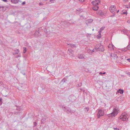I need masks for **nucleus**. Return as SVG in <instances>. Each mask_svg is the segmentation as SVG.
Here are the masks:
<instances>
[{
  "instance_id": "obj_1",
  "label": "nucleus",
  "mask_w": 130,
  "mask_h": 130,
  "mask_svg": "<svg viewBox=\"0 0 130 130\" xmlns=\"http://www.w3.org/2000/svg\"><path fill=\"white\" fill-rule=\"evenodd\" d=\"M95 49L96 50L103 51H104V48L103 46L100 44L98 43L96 44L95 47Z\"/></svg>"
},
{
  "instance_id": "obj_2",
  "label": "nucleus",
  "mask_w": 130,
  "mask_h": 130,
  "mask_svg": "<svg viewBox=\"0 0 130 130\" xmlns=\"http://www.w3.org/2000/svg\"><path fill=\"white\" fill-rule=\"evenodd\" d=\"M109 10L111 13L114 14V15H114L115 14V12L116 11V6L113 5L111 6L109 8Z\"/></svg>"
},
{
  "instance_id": "obj_3",
  "label": "nucleus",
  "mask_w": 130,
  "mask_h": 130,
  "mask_svg": "<svg viewBox=\"0 0 130 130\" xmlns=\"http://www.w3.org/2000/svg\"><path fill=\"white\" fill-rule=\"evenodd\" d=\"M104 115V111L103 110L100 109L99 110L98 113V118H100L101 117L103 116Z\"/></svg>"
},
{
  "instance_id": "obj_4",
  "label": "nucleus",
  "mask_w": 130,
  "mask_h": 130,
  "mask_svg": "<svg viewBox=\"0 0 130 130\" xmlns=\"http://www.w3.org/2000/svg\"><path fill=\"white\" fill-rule=\"evenodd\" d=\"M120 119L123 121H126L128 120V118L126 116V115L125 113H122L120 117Z\"/></svg>"
},
{
  "instance_id": "obj_5",
  "label": "nucleus",
  "mask_w": 130,
  "mask_h": 130,
  "mask_svg": "<svg viewBox=\"0 0 130 130\" xmlns=\"http://www.w3.org/2000/svg\"><path fill=\"white\" fill-rule=\"evenodd\" d=\"M62 107L63 110L67 113H69L71 112V109L69 107H66L63 106Z\"/></svg>"
},
{
  "instance_id": "obj_6",
  "label": "nucleus",
  "mask_w": 130,
  "mask_h": 130,
  "mask_svg": "<svg viewBox=\"0 0 130 130\" xmlns=\"http://www.w3.org/2000/svg\"><path fill=\"white\" fill-rule=\"evenodd\" d=\"M119 111V109L118 107H115L113 110V111L112 113H113V114L115 115V116L118 113V111Z\"/></svg>"
},
{
  "instance_id": "obj_7",
  "label": "nucleus",
  "mask_w": 130,
  "mask_h": 130,
  "mask_svg": "<svg viewBox=\"0 0 130 130\" xmlns=\"http://www.w3.org/2000/svg\"><path fill=\"white\" fill-rule=\"evenodd\" d=\"M92 3L93 5H99L100 3V0H95L94 1H93Z\"/></svg>"
},
{
  "instance_id": "obj_8",
  "label": "nucleus",
  "mask_w": 130,
  "mask_h": 130,
  "mask_svg": "<svg viewBox=\"0 0 130 130\" xmlns=\"http://www.w3.org/2000/svg\"><path fill=\"white\" fill-rule=\"evenodd\" d=\"M69 99L70 101H74L76 99V97L74 95H70L69 96Z\"/></svg>"
},
{
  "instance_id": "obj_9",
  "label": "nucleus",
  "mask_w": 130,
  "mask_h": 130,
  "mask_svg": "<svg viewBox=\"0 0 130 130\" xmlns=\"http://www.w3.org/2000/svg\"><path fill=\"white\" fill-rule=\"evenodd\" d=\"M84 56V55L83 54H79L78 55V58L79 59H85Z\"/></svg>"
},
{
  "instance_id": "obj_10",
  "label": "nucleus",
  "mask_w": 130,
  "mask_h": 130,
  "mask_svg": "<svg viewBox=\"0 0 130 130\" xmlns=\"http://www.w3.org/2000/svg\"><path fill=\"white\" fill-rule=\"evenodd\" d=\"M107 116L109 118H112L115 117V115H114L112 112L110 114H108Z\"/></svg>"
},
{
  "instance_id": "obj_11",
  "label": "nucleus",
  "mask_w": 130,
  "mask_h": 130,
  "mask_svg": "<svg viewBox=\"0 0 130 130\" xmlns=\"http://www.w3.org/2000/svg\"><path fill=\"white\" fill-rule=\"evenodd\" d=\"M11 2L13 3L16 4L19 2L21 3V1L19 0H11Z\"/></svg>"
},
{
  "instance_id": "obj_12",
  "label": "nucleus",
  "mask_w": 130,
  "mask_h": 130,
  "mask_svg": "<svg viewBox=\"0 0 130 130\" xmlns=\"http://www.w3.org/2000/svg\"><path fill=\"white\" fill-rule=\"evenodd\" d=\"M47 118L46 117H44L42 118L41 120V123L42 124L44 123Z\"/></svg>"
},
{
  "instance_id": "obj_13",
  "label": "nucleus",
  "mask_w": 130,
  "mask_h": 130,
  "mask_svg": "<svg viewBox=\"0 0 130 130\" xmlns=\"http://www.w3.org/2000/svg\"><path fill=\"white\" fill-rule=\"evenodd\" d=\"M97 14L100 16H102L104 14V13L101 10H99L97 12Z\"/></svg>"
},
{
  "instance_id": "obj_14",
  "label": "nucleus",
  "mask_w": 130,
  "mask_h": 130,
  "mask_svg": "<svg viewBox=\"0 0 130 130\" xmlns=\"http://www.w3.org/2000/svg\"><path fill=\"white\" fill-rule=\"evenodd\" d=\"M68 45H69L72 48H74L76 47V44H68Z\"/></svg>"
},
{
  "instance_id": "obj_15",
  "label": "nucleus",
  "mask_w": 130,
  "mask_h": 130,
  "mask_svg": "<svg viewBox=\"0 0 130 130\" xmlns=\"http://www.w3.org/2000/svg\"><path fill=\"white\" fill-rule=\"evenodd\" d=\"M111 56L112 58H113L114 59H116L118 57V56L117 55L114 54H111Z\"/></svg>"
},
{
  "instance_id": "obj_16",
  "label": "nucleus",
  "mask_w": 130,
  "mask_h": 130,
  "mask_svg": "<svg viewBox=\"0 0 130 130\" xmlns=\"http://www.w3.org/2000/svg\"><path fill=\"white\" fill-rule=\"evenodd\" d=\"M39 31H36L35 33V36L36 37H38L40 35L39 32Z\"/></svg>"
},
{
  "instance_id": "obj_17",
  "label": "nucleus",
  "mask_w": 130,
  "mask_h": 130,
  "mask_svg": "<svg viewBox=\"0 0 130 130\" xmlns=\"http://www.w3.org/2000/svg\"><path fill=\"white\" fill-rule=\"evenodd\" d=\"M94 6L93 7V9L95 11L97 10L99 8V7L96 5H94Z\"/></svg>"
},
{
  "instance_id": "obj_18",
  "label": "nucleus",
  "mask_w": 130,
  "mask_h": 130,
  "mask_svg": "<svg viewBox=\"0 0 130 130\" xmlns=\"http://www.w3.org/2000/svg\"><path fill=\"white\" fill-rule=\"evenodd\" d=\"M14 51L15 52V53H13V55H15L18 54L20 51L19 49H17L16 50H15Z\"/></svg>"
},
{
  "instance_id": "obj_19",
  "label": "nucleus",
  "mask_w": 130,
  "mask_h": 130,
  "mask_svg": "<svg viewBox=\"0 0 130 130\" xmlns=\"http://www.w3.org/2000/svg\"><path fill=\"white\" fill-rule=\"evenodd\" d=\"M68 53L69 54V55H70V54L69 53H71V54H72L73 53V51L71 49H69L68 51Z\"/></svg>"
},
{
  "instance_id": "obj_20",
  "label": "nucleus",
  "mask_w": 130,
  "mask_h": 130,
  "mask_svg": "<svg viewBox=\"0 0 130 130\" xmlns=\"http://www.w3.org/2000/svg\"><path fill=\"white\" fill-rule=\"evenodd\" d=\"M118 92L120 94H122L123 93V91L121 89H119Z\"/></svg>"
},
{
  "instance_id": "obj_21",
  "label": "nucleus",
  "mask_w": 130,
  "mask_h": 130,
  "mask_svg": "<svg viewBox=\"0 0 130 130\" xmlns=\"http://www.w3.org/2000/svg\"><path fill=\"white\" fill-rule=\"evenodd\" d=\"M23 53H25L26 51V48L25 47H23Z\"/></svg>"
},
{
  "instance_id": "obj_22",
  "label": "nucleus",
  "mask_w": 130,
  "mask_h": 130,
  "mask_svg": "<svg viewBox=\"0 0 130 130\" xmlns=\"http://www.w3.org/2000/svg\"><path fill=\"white\" fill-rule=\"evenodd\" d=\"M84 109L85 111L87 112L89 110V108L87 107H86Z\"/></svg>"
},
{
  "instance_id": "obj_23",
  "label": "nucleus",
  "mask_w": 130,
  "mask_h": 130,
  "mask_svg": "<svg viewBox=\"0 0 130 130\" xmlns=\"http://www.w3.org/2000/svg\"><path fill=\"white\" fill-rule=\"evenodd\" d=\"M127 50H130V43L127 46Z\"/></svg>"
},
{
  "instance_id": "obj_24",
  "label": "nucleus",
  "mask_w": 130,
  "mask_h": 130,
  "mask_svg": "<svg viewBox=\"0 0 130 130\" xmlns=\"http://www.w3.org/2000/svg\"><path fill=\"white\" fill-rule=\"evenodd\" d=\"M37 125V123L36 122H34V127L36 126Z\"/></svg>"
},
{
  "instance_id": "obj_25",
  "label": "nucleus",
  "mask_w": 130,
  "mask_h": 130,
  "mask_svg": "<svg viewBox=\"0 0 130 130\" xmlns=\"http://www.w3.org/2000/svg\"><path fill=\"white\" fill-rule=\"evenodd\" d=\"M123 11L122 13H121L122 14H127V11H126L124 12H123Z\"/></svg>"
},
{
  "instance_id": "obj_26",
  "label": "nucleus",
  "mask_w": 130,
  "mask_h": 130,
  "mask_svg": "<svg viewBox=\"0 0 130 130\" xmlns=\"http://www.w3.org/2000/svg\"><path fill=\"white\" fill-rule=\"evenodd\" d=\"M127 50V48H124L122 49V51L123 52H125Z\"/></svg>"
},
{
  "instance_id": "obj_27",
  "label": "nucleus",
  "mask_w": 130,
  "mask_h": 130,
  "mask_svg": "<svg viewBox=\"0 0 130 130\" xmlns=\"http://www.w3.org/2000/svg\"><path fill=\"white\" fill-rule=\"evenodd\" d=\"M125 7L127 8H130V6H128V5H126L125 6Z\"/></svg>"
},
{
  "instance_id": "obj_28",
  "label": "nucleus",
  "mask_w": 130,
  "mask_h": 130,
  "mask_svg": "<svg viewBox=\"0 0 130 130\" xmlns=\"http://www.w3.org/2000/svg\"><path fill=\"white\" fill-rule=\"evenodd\" d=\"M66 79L65 78H63L61 80V82L63 81L64 82H65L66 81Z\"/></svg>"
},
{
  "instance_id": "obj_29",
  "label": "nucleus",
  "mask_w": 130,
  "mask_h": 130,
  "mask_svg": "<svg viewBox=\"0 0 130 130\" xmlns=\"http://www.w3.org/2000/svg\"><path fill=\"white\" fill-rule=\"evenodd\" d=\"M101 35H98L97 36V37L98 38H100L101 37Z\"/></svg>"
},
{
  "instance_id": "obj_30",
  "label": "nucleus",
  "mask_w": 130,
  "mask_h": 130,
  "mask_svg": "<svg viewBox=\"0 0 130 130\" xmlns=\"http://www.w3.org/2000/svg\"><path fill=\"white\" fill-rule=\"evenodd\" d=\"M113 129L114 130H119V129L118 128H115V127H113Z\"/></svg>"
},
{
  "instance_id": "obj_31",
  "label": "nucleus",
  "mask_w": 130,
  "mask_h": 130,
  "mask_svg": "<svg viewBox=\"0 0 130 130\" xmlns=\"http://www.w3.org/2000/svg\"><path fill=\"white\" fill-rule=\"evenodd\" d=\"M82 85V83L80 82V83H79L78 84V86H81Z\"/></svg>"
},
{
  "instance_id": "obj_32",
  "label": "nucleus",
  "mask_w": 130,
  "mask_h": 130,
  "mask_svg": "<svg viewBox=\"0 0 130 130\" xmlns=\"http://www.w3.org/2000/svg\"><path fill=\"white\" fill-rule=\"evenodd\" d=\"M102 31V30H100L99 31V34L101 35V32Z\"/></svg>"
},
{
  "instance_id": "obj_33",
  "label": "nucleus",
  "mask_w": 130,
  "mask_h": 130,
  "mask_svg": "<svg viewBox=\"0 0 130 130\" xmlns=\"http://www.w3.org/2000/svg\"><path fill=\"white\" fill-rule=\"evenodd\" d=\"M39 5H40L42 6L43 5V4L42 2H40L39 3Z\"/></svg>"
},
{
  "instance_id": "obj_34",
  "label": "nucleus",
  "mask_w": 130,
  "mask_h": 130,
  "mask_svg": "<svg viewBox=\"0 0 130 130\" xmlns=\"http://www.w3.org/2000/svg\"><path fill=\"white\" fill-rule=\"evenodd\" d=\"M80 2L83 3L85 1V0H79Z\"/></svg>"
},
{
  "instance_id": "obj_35",
  "label": "nucleus",
  "mask_w": 130,
  "mask_h": 130,
  "mask_svg": "<svg viewBox=\"0 0 130 130\" xmlns=\"http://www.w3.org/2000/svg\"><path fill=\"white\" fill-rule=\"evenodd\" d=\"M104 28V27H102L100 28V30H102V31Z\"/></svg>"
},
{
  "instance_id": "obj_36",
  "label": "nucleus",
  "mask_w": 130,
  "mask_h": 130,
  "mask_svg": "<svg viewBox=\"0 0 130 130\" xmlns=\"http://www.w3.org/2000/svg\"><path fill=\"white\" fill-rule=\"evenodd\" d=\"M105 73H106L105 72H104L103 73H102V72H100L99 73V74H105Z\"/></svg>"
},
{
  "instance_id": "obj_37",
  "label": "nucleus",
  "mask_w": 130,
  "mask_h": 130,
  "mask_svg": "<svg viewBox=\"0 0 130 130\" xmlns=\"http://www.w3.org/2000/svg\"><path fill=\"white\" fill-rule=\"evenodd\" d=\"M93 21V20L92 19H90V20L89 21V22H92Z\"/></svg>"
},
{
  "instance_id": "obj_38",
  "label": "nucleus",
  "mask_w": 130,
  "mask_h": 130,
  "mask_svg": "<svg viewBox=\"0 0 130 130\" xmlns=\"http://www.w3.org/2000/svg\"><path fill=\"white\" fill-rule=\"evenodd\" d=\"M128 0H123V2L125 3L126 2H127Z\"/></svg>"
},
{
  "instance_id": "obj_39",
  "label": "nucleus",
  "mask_w": 130,
  "mask_h": 130,
  "mask_svg": "<svg viewBox=\"0 0 130 130\" xmlns=\"http://www.w3.org/2000/svg\"><path fill=\"white\" fill-rule=\"evenodd\" d=\"M25 4V2H23L22 3V5H24Z\"/></svg>"
},
{
  "instance_id": "obj_40",
  "label": "nucleus",
  "mask_w": 130,
  "mask_h": 130,
  "mask_svg": "<svg viewBox=\"0 0 130 130\" xmlns=\"http://www.w3.org/2000/svg\"><path fill=\"white\" fill-rule=\"evenodd\" d=\"M58 82V80H57V81H55V83H56V84H57Z\"/></svg>"
},
{
  "instance_id": "obj_41",
  "label": "nucleus",
  "mask_w": 130,
  "mask_h": 130,
  "mask_svg": "<svg viewBox=\"0 0 130 130\" xmlns=\"http://www.w3.org/2000/svg\"><path fill=\"white\" fill-rule=\"evenodd\" d=\"M127 22L128 23H130V20H129L127 21Z\"/></svg>"
},
{
  "instance_id": "obj_42",
  "label": "nucleus",
  "mask_w": 130,
  "mask_h": 130,
  "mask_svg": "<svg viewBox=\"0 0 130 130\" xmlns=\"http://www.w3.org/2000/svg\"><path fill=\"white\" fill-rule=\"evenodd\" d=\"M2 101V99L1 98H0V102H1Z\"/></svg>"
},
{
  "instance_id": "obj_43",
  "label": "nucleus",
  "mask_w": 130,
  "mask_h": 130,
  "mask_svg": "<svg viewBox=\"0 0 130 130\" xmlns=\"http://www.w3.org/2000/svg\"><path fill=\"white\" fill-rule=\"evenodd\" d=\"M4 7L3 6H0V8H2V9H3V8Z\"/></svg>"
},
{
  "instance_id": "obj_44",
  "label": "nucleus",
  "mask_w": 130,
  "mask_h": 130,
  "mask_svg": "<svg viewBox=\"0 0 130 130\" xmlns=\"http://www.w3.org/2000/svg\"><path fill=\"white\" fill-rule=\"evenodd\" d=\"M17 109V110H20V108L19 107L18 108V109Z\"/></svg>"
},
{
  "instance_id": "obj_45",
  "label": "nucleus",
  "mask_w": 130,
  "mask_h": 130,
  "mask_svg": "<svg viewBox=\"0 0 130 130\" xmlns=\"http://www.w3.org/2000/svg\"><path fill=\"white\" fill-rule=\"evenodd\" d=\"M127 60L129 62H130V58L127 59Z\"/></svg>"
},
{
  "instance_id": "obj_46",
  "label": "nucleus",
  "mask_w": 130,
  "mask_h": 130,
  "mask_svg": "<svg viewBox=\"0 0 130 130\" xmlns=\"http://www.w3.org/2000/svg\"><path fill=\"white\" fill-rule=\"evenodd\" d=\"M127 74L129 75V76L130 77V73H127Z\"/></svg>"
},
{
  "instance_id": "obj_47",
  "label": "nucleus",
  "mask_w": 130,
  "mask_h": 130,
  "mask_svg": "<svg viewBox=\"0 0 130 130\" xmlns=\"http://www.w3.org/2000/svg\"><path fill=\"white\" fill-rule=\"evenodd\" d=\"M50 2H52L53 1H54L55 0H50Z\"/></svg>"
},
{
  "instance_id": "obj_48",
  "label": "nucleus",
  "mask_w": 130,
  "mask_h": 130,
  "mask_svg": "<svg viewBox=\"0 0 130 130\" xmlns=\"http://www.w3.org/2000/svg\"><path fill=\"white\" fill-rule=\"evenodd\" d=\"M94 50H92V51H91V52H94Z\"/></svg>"
},
{
  "instance_id": "obj_49",
  "label": "nucleus",
  "mask_w": 130,
  "mask_h": 130,
  "mask_svg": "<svg viewBox=\"0 0 130 130\" xmlns=\"http://www.w3.org/2000/svg\"><path fill=\"white\" fill-rule=\"evenodd\" d=\"M123 31L124 32L125 31V29H124L123 30Z\"/></svg>"
},
{
  "instance_id": "obj_50",
  "label": "nucleus",
  "mask_w": 130,
  "mask_h": 130,
  "mask_svg": "<svg viewBox=\"0 0 130 130\" xmlns=\"http://www.w3.org/2000/svg\"><path fill=\"white\" fill-rule=\"evenodd\" d=\"M119 10H118L117 11V13H118L119 12Z\"/></svg>"
},
{
  "instance_id": "obj_51",
  "label": "nucleus",
  "mask_w": 130,
  "mask_h": 130,
  "mask_svg": "<svg viewBox=\"0 0 130 130\" xmlns=\"http://www.w3.org/2000/svg\"><path fill=\"white\" fill-rule=\"evenodd\" d=\"M21 56L20 55H19L18 56V57H21Z\"/></svg>"
},
{
  "instance_id": "obj_52",
  "label": "nucleus",
  "mask_w": 130,
  "mask_h": 130,
  "mask_svg": "<svg viewBox=\"0 0 130 130\" xmlns=\"http://www.w3.org/2000/svg\"><path fill=\"white\" fill-rule=\"evenodd\" d=\"M111 46V45H109L108 46L109 47H110V46Z\"/></svg>"
},
{
  "instance_id": "obj_53",
  "label": "nucleus",
  "mask_w": 130,
  "mask_h": 130,
  "mask_svg": "<svg viewBox=\"0 0 130 130\" xmlns=\"http://www.w3.org/2000/svg\"><path fill=\"white\" fill-rule=\"evenodd\" d=\"M112 47H113V46H114L113 45H112Z\"/></svg>"
},
{
  "instance_id": "obj_54",
  "label": "nucleus",
  "mask_w": 130,
  "mask_h": 130,
  "mask_svg": "<svg viewBox=\"0 0 130 130\" xmlns=\"http://www.w3.org/2000/svg\"><path fill=\"white\" fill-rule=\"evenodd\" d=\"M129 5L130 6V2L129 3Z\"/></svg>"
},
{
  "instance_id": "obj_55",
  "label": "nucleus",
  "mask_w": 130,
  "mask_h": 130,
  "mask_svg": "<svg viewBox=\"0 0 130 130\" xmlns=\"http://www.w3.org/2000/svg\"><path fill=\"white\" fill-rule=\"evenodd\" d=\"M83 91H84V90Z\"/></svg>"
},
{
  "instance_id": "obj_56",
  "label": "nucleus",
  "mask_w": 130,
  "mask_h": 130,
  "mask_svg": "<svg viewBox=\"0 0 130 130\" xmlns=\"http://www.w3.org/2000/svg\"><path fill=\"white\" fill-rule=\"evenodd\" d=\"M24 74V75H25V73H24V74Z\"/></svg>"
}]
</instances>
